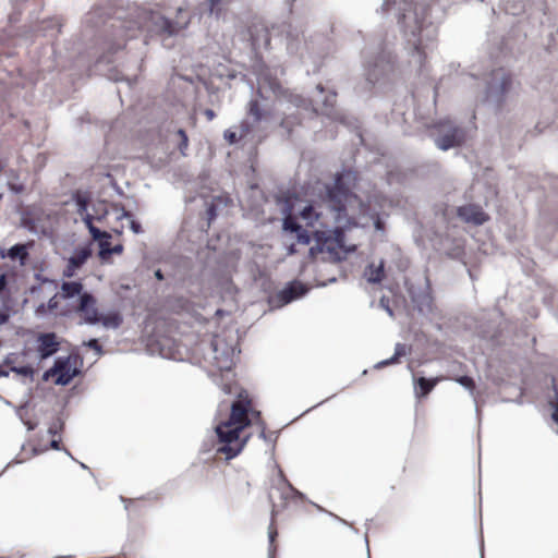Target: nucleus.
Here are the masks:
<instances>
[{
	"instance_id": "f257e3e1",
	"label": "nucleus",
	"mask_w": 558,
	"mask_h": 558,
	"mask_svg": "<svg viewBox=\"0 0 558 558\" xmlns=\"http://www.w3.org/2000/svg\"><path fill=\"white\" fill-rule=\"evenodd\" d=\"M355 183L356 173L343 169L336 173L332 184L325 186L324 201L327 203L328 207L335 211L337 227L332 230L315 231V245L310 248L311 256H315L318 253H327L328 260L339 263L344 260L349 253L356 250L355 245H345L344 230L366 228L368 221L357 222L355 221V217L348 214L347 205L351 203V199L357 198L352 192Z\"/></svg>"
},
{
	"instance_id": "f03ea898",
	"label": "nucleus",
	"mask_w": 558,
	"mask_h": 558,
	"mask_svg": "<svg viewBox=\"0 0 558 558\" xmlns=\"http://www.w3.org/2000/svg\"><path fill=\"white\" fill-rule=\"evenodd\" d=\"M380 11L384 14L396 13L408 47L422 63L438 34L437 26L426 20L428 7L416 0H385Z\"/></svg>"
},
{
	"instance_id": "7ed1b4c3",
	"label": "nucleus",
	"mask_w": 558,
	"mask_h": 558,
	"mask_svg": "<svg viewBox=\"0 0 558 558\" xmlns=\"http://www.w3.org/2000/svg\"><path fill=\"white\" fill-rule=\"evenodd\" d=\"M254 72L257 78V95L260 98H266L265 93L270 92L279 102H288L298 109L322 113L335 120L339 119L342 123L344 122L343 117L335 111L337 94L333 90H329L324 96L325 88L322 84H318L315 88L316 95L311 99H305L301 95L293 94L282 87L278 80V74H283L282 68H270L263 62H257L254 65Z\"/></svg>"
},
{
	"instance_id": "20e7f679",
	"label": "nucleus",
	"mask_w": 558,
	"mask_h": 558,
	"mask_svg": "<svg viewBox=\"0 0 558 558\" xmlns=\"http://www.w3.org/2000/svg\"><path fill=\"white\" fill-rule=\"evenodd\" d=\"M187 24L189 21L174 22L158 12L136 9L135 19L130 22V25H125L120 21H114L111 24V27L120 38L129 39L135 37L136 31H147L159 35L174 36L179 34L181 29L185 28Z\"/></svg>"
},
{
	"instance_id": "39448f33",
	"label": "nucleus",
	"mask_w": 558,
	"mask_h": 558,
	"mask_svg": "<svg viewBox=\"0 0 558 558\" xmlns=\"http://www.w3.org/2000/svg\"><path fill=\"white\" fill-rule=\"evenodd\" d=\"M239 352L238 337L229 329L213 336L206 359L219 371H230Z\"/></svg>"
},
{
	"instance_id": "423d86ee",
	"label": "nucleus",
	"mask_w": 558,
	"mask_h": 558,
	"mask_svg": "<svg viewBox=\"0 0 558 558\" xmlns=\"http://www.w3.org/2000/svg\"><path fill=\"white\" fill-rule=\"evenodd\" d=\"M246 427V423L233 425L228 422H221L215 427L220 446L217 451L223 453L227 460L236 457L244 448L248 436L241 438V433Z\"/></svg>"
},
{
	"instance_id": "0eeeda50",
	"label": "nucleus",
	"mask_w": 558,
	"mask_h": 558,
	"mask_svg": "<svg viewBox=\"0 0 558 558\" xmlns=\"http://www.w3.org/2000/svg\"><path fill=\"white\" fill-rule=\"evenodd\" d=\"M435 131L433 134L434 143L440 150L447 151L451 148L461 146L465 141V131L457 125L451 119L445 118L435 121L432 124Z\"/></svg>"
},
{
	"instance_id": "6e6552de",
	"label": "nucleus",
	"mask_w": 558,
	"mask_h": 558,
	"mask_svg": "<svg viewBox=\"0 0 558 558\" xmlns=\"http://www.w3.org/2000/svg\"><path fill=\"white\" fill-rule=\"evenodd\" d=\"M511 84V75L504 69H496L492 71L486 84L484 101L495 106L497 109L500 108Z\"/></svg>"
},
{
	"instance_id": "1a4fd4ad",
	"label": "nucleus",
	"mask_w": 558,
	"mask_h": 558,
	"mask_svg": "<svg viewBox=\"0 0 558 558\" xmlns=\"http://www.w3.org/2000/svg\"><path fill=\"white\" fill-rule=\"evenodd\" d=\"M364 58V71L366 81L371 85H375L381 78H385L392 71V60L389 52L380 49L377 56L374 59H368V52H363Z\"/></svg>"
},
{
	"instance_id": "9d476101",
	"label": "nucleus",
	"mask_w": 558,
	"mask_h": 558,
	"mask_svg": "<svg viewBox=\"0 0 558 558\" xmlns=\"http://www.w3.org/2000/svg\"><path fill=\"white\" fill-rule=\"evenodd\" d=\"M411 301L421 314H428L433 308V296L430 283L427 276L424 277V284L420 287L411 286L408 288Z\"/></svg>"
},
{
	"instance_id": "9b49d317",
	"label": "nucleus",
	"mask_w": 558,
	"mask_h": 558,
	"mask_svg": "<svg viewBox=\"0 0 558 558\" xmlns=\"http://www.w3.org/2000/svg\"><path fill=\"white\" fill-rule=\"evenodd\" d=\"M296 199L298 198L294 195L277 198V204L280 205V213L282 215V228L284 231H290L292 233H296L302 228L293 216L294 202Z\"/></svg>"
},
{
	"instance_id": "f8f14e48",
	"label": "nucleus",
	"mask_w": 558,
	"mask_h": 558,
	"mask_svg": "<svg viewBox=\"0 0 558 558\" xmlns=\"http://www.w3.org/2000/svg\"><path fill=\"white\" fill-rule=\"evenodd\" d=\"M53 367L57 372L54 384L66 386L80 373L76 368H71V356H58L54 360Z\"/></svg>"
},
{
	"instance_id": "ddd939ff",
	"label": "nucleus",
	"mask_w": 558,
	"mask_h": 558,
	"mask_svg": "<svg viewBox=\"0 0 558 558\" xmlns=\"http://www.w3.org/2000/svg\"><path fill=\"white\" fill-rule=\"evenodd\" d=\"M457 215L464 222L472 223L474 226H482L489 219L483 208L476 204H468L458 207Z\"/></svg>"
},
{
	"instance_id": "4468645a",
	"label": "nucleus",
	"mask_w": 558,
	"mask_h": 558,
	"mask_svg": "<svg viewBox=\"0 0 558 558\" xmlns=\"http://www.w3.org/2000/svg\"><path fill=\"white\" fill-rule=\"evenodd\" d=\"M96 303V298L92 293L84 292L81 295L76 311L84 314V323L87 325L99 324V313Z\"/></svg>"
},
{
	"instance_id": "2eb2a0df",
	"label": "nucleus",
	"mask_w": 558,
	"mask_h": 558,
	"mask_svg": "<svg viewBox=\"0 0 558 558\" xmlns=\"http://www.w3.org/2000/svg\"><path fill=\"white\" fill-rule=\"evenodd\" d=\"M307 292L308 288L306 284L301 281L293 280L288 282L286 287L277 293V298L282 304H289L292 301L304 296Z\"/></svg>"
},
{
	"instance_id": "dca6fc26",
	"label": "nucleus",
	"mask_w": 558,
	"mask_h": 558,
	"mask_svg": "<svg viewBox=\"0 0 558 558\" xmlns=\"http://www.w3.org/2000/svg\"><path fill=\"white\" fill-rule=\"evenodd\" d=\"M251 401L247 399H242V393L239 395V399L231 404V412L229 418L226 421L233 425H240L246 423V426L250 424V420L247 417V412L250 408Z\"/></svg>"
},
{
	"instance_id": "f3484780",
	"label": "nucleus",
	"mask_w": 558,
	"mask_h": 558,
	"mask_svg": "<svg viewBox=\"0 0 558 558\" xmlns=\"http://www.w3.org/2000/svg\"><path fill=\"white\" fill-rule=\"evenodd\" d=\"M37 341V351L41 360H46L59 351L60 342L58 341L54 332L40 333Z\"/></svg>"
},
{
	"instance_id": "a211bd4d",
	"label": "nucleus",
	"mask_w": 558,
	"mask_h": 558,
	"mask_svg": "<svg viewBox=\"0 0 558 558\" xmlns=\"http://www.w3.org/2000/svg\"><path fill=\"white\" fill-rule=\"evenodd\" d=\"M354 201L359 202V206H360V215L357 218H355V221H357V222L368 221V225L366 227H368L372 222L377 231H384L385 226H384V222L380 219L378 213H376L375 210H372L371 207L368 205L364 204L359 197Z\"/></svg>"
},
{
	"instance_id": "6ab92c4d",
	"label": "nucleus",
	"mask_w": 558,
	"mask_h": 558,
	"mask_svg": "<svg viewBox=\"0 0 558 558\" xmlns=\"http://www.w3.org/2000/svg\"><path fill=\"white\" fill-rule=\"evenodd\" d=\"M275 489L279 493L280 498L283 500H288L292 497H298L300 499L304 498V494L294 488L289 481L284 477L282 471H279V484Z\"/></svg>"
},
{
	"instance_id": "aec40b11",
	"label": "nucleus",
	"mask_w": 558,
	"mask_h": 558,
	"mask_svg": "<svg viewBox=\"0 0 558 558\" xmlns=\"http://www.w3.org/2000/svg\"><path fill=\"white\" fill-rule=\"evenodd\" d=\"M364 277L369 283H379L385 277V260L380 259L378 265L368 264L364 269Z\"/></svg>"
},
{
	"instance_id": "412c9836",
	"label": "nucleus",
	"mask_w": 558,
	"mask_h": 558,
	"mask_svg": "<svg viewBox=\"0 0 558 558\" xmlns=\"http://www.w3.org/2000/svg\"><path fill=\"white\" fill-rule=\"evenodd\" d=\"M83 283L80 281H63L61 283V298L64 300L80 296L85 292L83 291Z\"/></svg>"
},
{
	"instance_id": "4be33fe9",
	"label": "nucleus",
	"mask_w": 558,
	"mask_h": 558,
	"mask_svg": "<svg viewBox=\"0 0 558 558\" xmlns=\"http://www.w3.org/2000/svg\"><path fill=\"white\" fill-rule=\"evenodd\" d=\"M303 44V35L289 26L287 31V49L290 53H299Z\"/></svg>"
},
{
	"instance_id": "5701e85b",
	"label": "nucleus",
	"mask_w": 558,
	"mask_h": 558,
	"mask_svg": "<svg viewBox=\"0 0 558 558\" xmlns=\"http://www.w3.org/2000/svg\"><path fill=\"white\" fill-rule=\"evenodd\" d=\"M92 244H87L83 247L75 248L73 255L70 256L68 260H70V264H72L74 267L80 268L92 256Z\"/></svg>"
},
{
	"instance_id": "b1692460",
	"label": "nucleus",
	"mask_w": 558,
	"mask_h": 558,
	"mask_svg": "<svg viewBox=\"0 0 558 558\" xmlns=\"http://www.w3.org/2000/svg\"><path fill=\"white\" fill-rule=\"evenodd\" d=\"M438 383L437 378L420 377L415 380L414 391L416 397L427 396Z\"/></svg>"
},
{
	"instance_id": "393cba45",
	"label": "nucleus",
	"mask_w": 558,
	"mask_h": 558,
	"mask_svg": "<svg viewBox=\"0 0 558 558\" xmlns=\"http://www.w3.org/2000/svg\"><path fill=\"white\" fill-rule=\"evenodd\" d=\"M410 352H411L410 347H408L404 343H397L395 347L393 355L389 359L383 360V361L378 362L377 364H375V368H381L384 366L395 364L399 361L400 357L407 355Z\"/></svg>"
},
{
	"instance_id": "a878e982",
	"label": "nucleus",
	"mask_w": 558,
	"mask_h": 558,
	"mask_svg": "<svg viewBox=\"0 0 558 558\" xmlns=\"http://www.w3.org/2000/svg\"><path fill=\"white\" fill-rule=\"evenodd\" d=\"M122 322V316L118 312H112L108 315L99 314V323L105 328L118 329L121 326Z\"/></svg>"
},
{
	"instance_id": "bb28decb",
	"label": "nucleus",
	"mask_w": 558,
	"mask_h": 558,
	"mask_svg": "<svg viewBox=\"0 0 558 558\" xmlns=\"http://www.w3.org/2000/svg\"><path fill=\"white\" fill-rule=\"evenodd\" d=\"M8 257L19 259L21 265H24L28 257L26 245L21 243L14 244L8 250Z\"/></svg>"
},
{
	"instance_id": "cd10ccee",
	"label": "nucleus",
	"mask_w": 558,
	"mask_h": 558,
	"mask_svg": "<svg viewBox=\"0 0 558 558\" xmlns=\"http://www.w3.org/2000/svg\"><path fill=\"white\" fill-rule=\"evenodd\" d=\"M250 132V125L246 122H242L240 125V134L231 129L226 130L223 133V137L230 144H234L239 141V138H244Z\"/></svg>"
},
{
	"instance_id": "c85d7f7f",
	"label": "nucleus",
	"mask_w": 558,
	"mask_h": 558,
	"mask_svg": "<svg viewBox=\"0 0 558 558\" xmlns=\"http://www.w3.org/2000/svg\"><path fill=\"white\" fill-rule=\"evenodd\" d=\"M72 199L76 204L77 213L80 215H82V214L87 211L89 199H88V196L86 194L82 193L81 191H76V192L73 193Z\"/></svg>"
},
{
	"instance_id": "c756f323",
	"label": "nucleus",
	"mask_w": 558,
	"mask_h": 558,
	"mask_svg": "<svg viewBox=\"0 0 558 558\" xmlns=\"http://www.w3.org/2000/svg\"><path fill=\"white\" fill-rule=\"evenodd\" d=\"M248 114L254 118L255 122H260L264 118V112L259 108L258 101L256 99H251L248 102Z\"/></svg>"
},
{
	"instance_id": "7c9ffc66",
	"label": "nucleus",
	"mask_w": 558,
	"mask_h": 558,
	"mask_svg": "<svg viewBox=\"0 0 558 558\" xmlns=\"http://www.w3.org/2000/svg\"><path fill=\"white\" fill-rule=\"evenodd\" d=\"M300 215L303 220H305L308 225H312L318 218V214L315 211L312 205H306L300 211Z\"/></svg>"
},
{
	"instance_id": "2f4dec72",
	"label": "nucleus",
	"mask_w": 558,
	"mask_h": 558,
	"mask_svg": "<svg viewBox=\"0 0 558 558\" xmlns=\"http://www.w3.org/2000/svg\"><path fill=\"white\" fill-rule=\"evenodd\" d=\"M110 239H102L98 242L99 245V258L106 260L110 256V250L112 248L110 244Z\"/></svg>"
},
{
	"instance_id": "473e14b6",
	"label": "nucleus",
	"mask_w": 558,
	"mask_h": 558,
	"mask_svg": "<svg viewBox=\"0 0 558 558\" xmlns=\"http://www.w3.org/2000/svg\"><path fill=\"white\" fill-rule=\"evenodd\" d=\"M10 371L15 373V374H17V375H22L24 377H28L31 381H33V379H34V369L29 365L12 366L10 368Z\"/></svg>"
},
{
	"instance_id": "72a5a7b5",
	"label": "nucleus",
	"mask_w": 558,
	"mask_h": 558,
	"mask_svg": "<svg viewBox=\"0 0 558 558\" xmlns=\"http://www.w3.org/2000/svg\"><path fill=\"white\" fill-rule=\"evenodd\" d=\"M277 536V530L274 527V521L271 520V523L269 525L268 530V539H269V550H268V558H275V551L276 547L274 546V542Z\"/></svg>"
},
{
	"instance_id": "f704fd0d",
	"label": "nucleus",
	"mask_w": 558,
	"mask_h": 558,
	"mask_svg": "<svg viewBox=\"0 0 558 558\" xmlns=\"http://www.w3.org/2000/svg\"><path fill=\"white\" fill-rule=\"evenodd\" d=\"M88 231L94 241L99 242L102 239H111V234L109 232L102 231L95 226H90V228H88Z\"/></svg>"
},
{
	"instance_id": "c9c22d12",
	"label": "nucleus",
	"mask_w": 558,
	"mask_h": 558,
	"mask_svg": "<svg viewBox=\"0 0 558 558\" xmlns=\"http://www.w3.org/2000/svg\"><path fill=\"white\" fill-rule=\"evenodd\" d=\"M456 381L461 385L463 388L470 391L471 395H473L475 389V383L472 377L470 376H460L456 379Z\"/></svg>"
},
{
	"instance_id": "e433bc0d",
	"label": "nucleus",
	"mask_w": 558,
	"mask_h": 558,
	"mask_svg": "<svg viewBox=\"0 0 558 558\" xmlns=\"http://www.w3.org/2000/svg\"><path fill=\"white\" fill-rule=\"evenodd\" d=\"M295 234L299 243L304 245L311 243V234L308 233L307 230L303 229V227Z\"/></svg>"
},
{
	"instance_id": "4c0bfd02",
	"label": "nucleus",
	"mask_w": 558,
	"mask_h": 558,
	"mask_svg": "<svg viewBox=\"0 0 558 558\" xmlns=\"http://www.w3.org/2000/svg\"><path fill=\"white\" fill-rule=\"evenodd\" d=\"M84 345L96 351V353L98 355L102 354V347L99 344L98 340L95 338L89 339L88 341L84 342Z\"/></svg>"
},
{
	"instance_id": "58836bf2",
	"label": "nucleus",
	"mask_w": 558,
	"mask_h": 558,
	"mask_svg": "<svg viewBox=\"0 0 558 558\" xmlns=\"http://www.w3.org/2000/svg\"><path fill=\"white\" fill-rule=\"evenodd\" d=\"M63 426V423L61 421H58L56 423H53L52 425H50V427L48 428V433L52 436L57 435L59 433V430L62 428Z\"/></svg>"
},
{
	"instance_id": "ea45409f",
	"label": "nucleus",
	"mask_w": 558,
	"mask_h": 558,
	"mask_svg": "<svg viewBox=\"0 0 558 558\" xmlns=\"http://www.w3.org/2000/svg\"><path fill=\"white\" fill-rule=\"evenodd\" d=\"M130 229L135 234H141L143 232L142 225L138 221H136V220H131L130 221Z\"/></svg>"
},
{
	"instance_id": "a19ab883",
	"label": "nucleus",
	"mask_w": 558,
	"mask_h": 558,
	"mask_svg": "<svg viewBox=\"0 0 558 558\" xmlns=\"http://www.w3.org/2000/svg\"><path fill=\"white\" fill-rule=\"evenodd\" d=\"M77 267H74L72 264H70V260H68V265L65 269L63 270V276L66 278H71L74 276L75 270Z\"/></svg>"
},
{
	"instance_id": "79ce46f5",
	"label": "nucleus",
	"mask_w": 558,
	"mask_h": 558,
	"mask_svg": "<svg viewBox=\"0 0 558 558\" xmlns=\"http://www.w3.org/2000/svg\"><path fill=\"white\" fill-rule=\"evenodd\" d=\"M187 145H189L187 136L182 137V140H180V142L178 144L179 150L181 151V154L183 156H185V150L187 149Z\"/></svg>"
},
{
	"instance_id": "37998d69",
	"label": "nucleus",
	"mask_w": 558,
	"mask_h": 558,
	"mask_svg": "<svg viewBox=\"0 0 558 558\" xmlns=\"http://www.w3.org/2000/svg\"><path fill=\"white\" fill-rule=\"evenodd\" d=\"M47 307L49 311H54L59 307V302L57 300V295H53L52 298L49 299V301L47 303Z\"/></svg>"
},
{
	"instance_id": "c03bdc74",
	"label": "nucleus",
	"mask_w": 558,
	"mask_h": 558,
	"mask_svg": "<svg viewBox=\"0 0 558 558\" xmlns=\"http://www.w3.org/2000/svg\"><path fill=\"white\" fill-rule=\"evenodd\" d=\"M379 303H380V306L388 313V315L390 317H393V311L390 308L388 301L385 298H381Z\"/></svg>"
},
{
	"instance_id": "a18cd8bd",
	"label": "nucleus",
	"mask_w": 558,
	"mask_h": 558,
	"mask_svg": "<svg viewBox=\"0 0 558 558\" xmlns=\"http://www.w3.org/2000/svg\"><path fill=\"white\" fill-rule=\"evenodd\" d=\"M53 376H57V372H56L54 367L52 366V367L48 368V369L44 373V375H43V379H44V380H48L49 378H51V377H53Z\"/></svg>"
},
{
	"instance_id": "49530a36",
	"label": "nucleus",
	"mask_w": 558,
	"mask_h": 558,
	"mask_svg": "<svg viewBox=\"0 0 558 558\" xmlns=\"http://www.w3.org/2000/svg\"><path fill=\"white\" fill-rule=\"evenodd\" d=\"M9 186H10V190L15 194H20L24 191V186L22 184L10 183Z\"/></svg>"
},
{
	"instance_id": "de8ad7c7",
	"label": "nucleus",
	"mask_w": 558,
	"mask_h": 558,
	"mask_svg": "<svg viewBox=\"0 0 558 558\" xmlns=\"http://www.w3.org/2000/svg\"><path fill=\"white\" fill-rule=\"evenodd\" d=\"M10 319V314L4 311H0V326L7 324Z\"/></svg>"
},
{
	"instance_id": "09e8293b",
	"label": "nucleus",
	"mask_w": 558,
	"mask_h": 558,
	"mask_svg": "<svg viewBox=\"0 0 558 558\" xmlns=\"http://www.w3.org/2000/svg\"><path fill=\"white\" fill-rule=\"evenodd\" d=\"M132 217V214L130 211H128L124 207H121V213L120 215L117 217L118 220H121V219H124V218H131Z\"/></svg>"
},
{
	"instance_id": "8fccbe9b",
	"label": "nucleus",
	"mask_w": 558,
	"mask_h": 558,
	"mask_svg": "<svg viewBox=\"0 0 558 558\" xmlns=\"http://www.w3.org/2000/svg\"><path fill=\"white\" fill-rule=\"evenodd\" d=\"M221 2V0H208L209 3V13L214 14L216 7Z\"/></svg>"
},
{
	"instance_id": "3c124183",
	"label": "nucleus",
	"mask_w": 558,
	"mask_h": 558,
	"mask_svg": "<svg viewBox=\"0 0 558 558\" xmlns=\"http://www.w3.org/2000/svg\"><path fill=\"white\" fill-rule=\"evenodd\" d=\"M122 252H123V245L117 244V245L112 246V248L110 250V256L112 254H121Z\"/></svg>"
},
{
	"instance_id": "603ef678",
	"label": "nucleus",
	"mask_w": 558,
	"mask_h": 558,
	"mask_svg": "<svg viewBox=\"0 0 558 558\" xmlns=\"http://www.w3.org/2000/svg\"><path fill=\"white\" fill-rule=\"evenodd\" d=\"M8 281H7V275L1 274L0 275V291L2 292L7 288Z\"/></svg>"
},
{
	"instance_id": "864d4df0",
	"label": "nucleus",
	"mask_w": 558,
	"mask_h": 558,
	"mask_svg": "<svg viewBox=\"0 0 558 558\" xmlns=\"http://www.w3.org/2000/svg\"><path fill=\"white\" fill-rule=\"evenodd\" d=\"M83 221L86 225L87 229L90 228V226H94L93 216L89 214H86V216L83 218Z\"/></svg>"
},
{
	"instance_id": "5fc2aeb1",
	"label": "nucleus",
	"mask_w": 558,
	"mask_h": 558,
	"mask_svg": "<svg viewBox=\"0 0 558 558\" xmlns=\"http://www.w3.org/2000/svg\"><path fill=\"white\" fill-rule=\"evenodd\" d=\"M48 310L47 307V304H39L37 307H36V314L37 315H44L46 313V311Z\"/></svg>"
},
{
	"instance_id": "6e6d98bb",
	"label": "nucleus",
	"mask_w": 558,
	"mask_h": 558,
	"mask_svg": "<svg viewBox=\"0 0 558 558\" xmlns=\"http://www.w3.org/2000/svg\"><path fill=\"white\" fill-rule=\"evenodd\" d=\"M207 215H208V218L209 220L214 219L216 217V208L215 206H209L208 209H207Z\"/></svg>"
},
{
	"instance_id": "4d7b16f0",
	"label": "nucleus",
	"mask_w": 558,
	"mask_h": 558,
	"mask_svg": "<svg viewBox=\"0 0 558 558\" xmlns=\"http://www.w3.org/2000/svg\"><path fill=\"white\" fill-rule=\"evenodd\" d=\"M204 114H205V117H206L209 121H211V120L215 118V116H216V114H215V112H214V110H211V109H206V110L204 111Z\"/></svg>"
},
{
	"instance_id": "13d9d810",
	"label": "nucleus",
	"mask_w": 558,
	"mask_h": 558,
	"mask_svg": "<svg viewBox=\"0 0 558 558\" xmlns=\"http://www.w3.org/2000/svg\"><path fill=\"white\" fill-rule=\"evenodd\" d=\"M50 447L54 450H61L60 448V440H57V439H52L50 441Z\"/></svg>"
},
{
	"instance_id": "bf43d9fd",
	"label": "nucleus",
	"mask_w": 558,
	"mask_h": 558,
	"mask_svg": "<svg viewBox=\"0 0 558 558\" xmlns=\"http://www.w3.org/2000/svg\"><path fill=\"white\" fill-rule=\"evenodd\" d=\"M551 418L558 425V404L555 407V409L553 411Z\"/></svg>"
},
{
	"instance_id": "052dcab7",
	"label": "nucleus",
	"mask_w": 558,
	"mask_h": 558,
	"mask_svg": "<svg viewBox=\"0 0 558 558\" xmlns=\"http://www.w3.org/2000/svg\"><path fill=\"white\" fill-rule=\"evenodd\" d=\"M154 275H155V278H156L157 280H163V279H165V277H163V274H162L161 269H157V270H155Z\"/></svg>"
},
{
	"instance_id": "680f3d73",
	"label": "nucleus",
	"mask_w": 558,
	"mask_h": 558,
	"mask_svg": "<svg viewBox=\"0 0 558 558\" xmlns=\"http://www.w3.org/2000/svg\"><path fill=\"white\" fill-rule=\"evenodd\" d=\"M121 48H122V44H121V43H116V44H112V45L110 46V50H111V51H117V50H119V49H121Z\"/></svg>"
},
{
	"instance_id": "e2e57ef3",
	"label": "nucleus",
	"mask_w": 558,
	"mask_h": 558,
	"mask_svg": "<svg viewBox=\"0 0 558 558\" xmlns=\"http://www.w3.org/2000/svg\"><path fill=\"white\" fill-rule=\"evenodd\" d=\"M175 133L180 137V140H182V137L184 136H187L183 129H178Z\"/></svg>"
},
{
	"instance_id": "0e129e2a",
	"label": "nucleus",
	"mask_w": 558,
	"mask_h": 558,
	"mask_svg": "<svg viewBox=\"0 0 558 558\" xmlns=\"http://www.w3.org/2000/svg\"><path fill=\"white\" fill-rule=\"evenodd\" d=\"M288 124H289V120H288V118H284V119H282V120H281L280 125H281L282 128L287 129L288 131H290V129H289Z\"/></svg>"
},
{
	"instance_id": "69168bd1",
	"label": "nucleus",
	"mask_w": 558,
	"mask_h": 558,
	"mask_svg": "<svg viewBox=\"0 0 558 558\" xmlns=\"http://www.w3.org/2000/svg\"><path fill=\"white\" fill-rule=\"evenodd\" d=\"M35 278L41 282H47L49 281L47 278L43 277L40 274H36L35 275Z\"/></svg>"
},
{
	"instance_id": "338daca9",
	"label": "nucleus",
	"mask_w": 558,
	"mask_h": 558,
	"mask_svg": "<svg viewBox=\"0 0 558 558\" xmlns=\"http://www.w3.org/2000/svg\"><path fill=\"white\" fill-rule=\"evenodd\" d=\"M11 371H5L0 367V377H8Z\"/></svg>"
},
{
	"instance_id": "774afa93",
	"label": "nucleus",
	"mask_w": 558,
	"mask_h": 558,
	"mask_svg": "<svg viewBox=\"0 0 558 558\" xmlns=\"http://www.w3.org/2000/svg\"><path fill=\"white\" fill-rule=\"evenodd\" d=\"M295 252H296V251H295L294 245H293V244H291V245L289 246V248H288V254H289V255H293Z\"/></svg>"
}]
</instances>
